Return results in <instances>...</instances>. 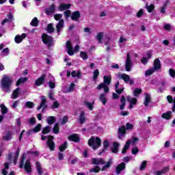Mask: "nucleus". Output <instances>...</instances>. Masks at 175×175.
Masks as SVG:
<instances>
[{
    "mask_svg": "<svg viewBox=\"0 0 175 175\" xmlns=\"http://www.w3.org/2000/svg\"><path fill=\"white\" fill-rule=\"evenodd\" d=\"M113 163H111V161H108L106 165H103V167L101 168V172H105L106 170V169H107L108 167H110V166H111Z\"/></svg>",
    "mask_w": 175,
    "mask_h": 175,
    "instance_id": "nucleus-50",
    "label": "nucleus"
},
{
    "mask_svg": "<svg viewBox=\"0 0 175 175\" xmlns=\"http://www.w3.org/2000/svg\"><path fill=\"white\" fill-rule=\"evenodd\" d=\"M25 159H27V154H25V153H23L21 157L19 167L20 169H23V167H25V172H27V173H31V172H32V165L31 164V161H29V159H27L26 162Z\"/></svg>",
    "mask_w": 175,
    "mask_h": 175,
    "instance_id": "nucleus-2",
    "label": "nucleus"
},
{
    "mask_svg": "<svg viewBox=\"0 0 175 175\" xmlns=\"http://www.w3.org/2000/svg\"><path fill=\"white\" fill-rule=\"evenodd\" d=\"M61 28H64V19L59 20L56 25V31L57 33H59V32H61Z\"/></svg>",
    "mask_w": 175,
    "mask_h": 175,
    "instance_id": "nucleus-20",
    "label": "nucleus"
},
{
    "mask_svg": "<svg viewBox=\"0 0 175 175\" xmlns=\"http://www.w3.org/2000/svg\"><path fill=\"white\" fill-rule=\"evenodd\" d=\"M7 17L8 18H5L1 21V25L6 24V23H12V21H13V13L9 12V14L7 15Z\"/></svg>",
    "mask_w": 175,
    "mask_h": 175,
    "instance_id": "nucleus-14",
    "label": "nucleus"
},
{
    "mask_svg": "<svg viewBox=\"0 0 175 175\" xmlns=\"http://www.w3.org/2000/svg\"><path fill=\"white\" fill-rule=\"evenodd\" d=\"M147 167V161H143L142 163H141L140 166V170L143 172V170Z\"/></svg>",
    "mask_w": 175,
    "mask_h": 175,
    "instance_id": "nucleus-53",
    "label": "nucleus"
},
{
    "mask_svg": "<svg viewBox=\"0 0 175 175\" xmlns=\"http://www.w3.org/2000/svg\"><path fill=\"white\" fill-rule=\"evenodd\" d=\"M31 27H38L39 25V20L36 17L33 18L30 23Z\"/></svg>",
    "mask_w": 175,
    "mask_h": 175,
    "instance_id": "nucleus-40",
    "label": "nucleus"
},
{
    "mask_svg": "<svg viewBox=\"0 0 175 175\" xmlns=\"http://www.w3.org/2000/svg\"><path fill=\"white\" fill-rule=\"evenodd\" d=\"M103 33L99 32L96 36V39L98 43H103Z\"/></svg>",
    "mask_w": 175,
    "mask_h": 175,
    "instance_id": "nucleus-45",
    "label": "nucleus"
},
{
    "mask_svg": "<svg viewBox=\"0 0 175 175\" xmlns=\"http://www.w3.org/2000/svg\"><path fill=\"white\" fill-rule=\"evenodd\" d=\"M46 74H42L36 81H35V85L37 87H40V85H43L44 84V81H46Z\"/></svg>",
    "mask_w": 175,
    "mask_h": 175,
    "instance_id": "nucleus-6",
    "label": "nucleus"
},
{
    "mask_svg": "<svg viewBox=\"0 0 175 175\" xmlns=\"http://www.w3.org/2000/svg\"><path fill=\"white\" fill-rule=\"evenodd\" d=\"M46 100L44 96L42 97L41 100L40 105L38 107L37 110H40L42 108V110L47 109V104H46Z\"/></svg>",
    "mask_w": 175,
    "mask_h": 175,
    "instance_id": "nucleus-17",
    "label": "nucleus"
},
{
    "mask_svg": "<svg viewBox=\"0 0 175 175\" xmlns=\"http://www.w3.org/2000/svg\"><path fill=\"white\" fill-rule=\"evenodd\" d=\"M58 107H59V103L57 100L54 101L51 106V109H58Z\"/></svg>",
    "mask_w": 175,
    "mask_h": 175,
    "instance_id": "nucleus-56",
    "label": "nucleus"
},
{
    "mask_svg": "<svg viewBox=\"0 0 175 175\" xmlns=\"http://www.w3.org/2000/svg\"><path fill=\"white\" fill-rule=\"evenodd\" d=\"M21 89L20 88H17L12 92V99H17L18 98V95L20 94Z\"/></svg>",
    "mask_w": 175,
    "mask_h": 175,
    "instance_id": "nucleus-29",
    "label": "nucleus"
},
{
    "mask_svg": "<svg viewBox=\"0 0 175 175\" xmlns=\"http://www.w3.org/2000/svg\"><path fill=\"white\" fill-rule=\"evenodd\" d=\"M79 122L80 124H84L85 122V113L84 111L81 112Z\"/></svg>",
    "mask_w": 175,
    "mask_h": 175,
    "instance_id": "nucleus-30",
    "label": "nucleus"
},
{
    "mask_svg": "<svg viewBox=\"0 0 175 175\" xmlns=\"http://www.w3.org/2000/svg\"><path fill=\"white\" fill-rule=\"evenodd\" d=\"M68 121H69V117H68V116H65L63 117V119L61 122V124L65 125V124H66V122H68Z\"/></svg>",
    "mask_w": 175,
    "mask_h": 175,
    "instance_id": "nucleus-54",
    "label": "nucleus"
},
{
    "mask_svg": "<svg viewBox=\"0 0 175 175\" xmlns=\"http://www.w3.org/2000/svg\"><path fill=\"white\" fill-rule=\"evenodd\" d=\"M54 18L56 21H59L62 18V14H56L54 15Z\"/></svg>",
    "mask_w": 175,
    "mask_h": 175,
    "instance_id": "nucleus-58",
    "label": "nucleus"
},
{
    "mask_svg": "<svg viewBox=\"0 0 175 175\" xmlns=\"http://www.w3.org/2000/svg\"><path fill=\"white\" fill-rule=\"evenodd\" d=\"M169 73L171 77H175V70L173 68L169 69Z\"/></svg>",
    "mask_w": 175,
    "mask_h": 175,
    "instance_id": "nucleus-62",
    "label": "nucleus"
},
{
    "mask_svg": "<svg viewBox=\"0 0 175 175\" xmlns=\"http://www.w3.org/2000/svg\"><path fill=\"white\" fill-rule=\"evenodd\" d=\"M111 83V75L104 76L103 83L105 85H110Z\"/></svg>",
    "mask_w": 175,
    "mask_h": 175,
    "instance_id": "nucleus-24",
    "label": "nucleus"
},
{
    "mask_svg": "<svg viewBox=\"0 0 175 175\" xmlns=\"http://www.w3.org/2000/svg\"><path fill=\"white\" fill-rule=\"evenodd\" d=\"M81 18V12L80 11H75L71 14L70 18L72 21H79Z\"/></svg>",
    "mask_w": 175,
    "mask_h": 175,
    "instance_id": "nucleus-8",
    "label": "nucleus"
},
{
    "mask_svg": "<svg viewBox=\"0 0 175 175\" xmlns=\"http://www.w3.org/2000/svg\"><path fill=\"white\" fill-rule=\"evenodd\" d=\"M42 129V124H38L33 129V132L34 133H38V132H40V130Z\"/></svg>",
    "mask_w": 175,
    "mask_h": 175,
    "instance_id": "nucleus-48",
    "label": "nucleus"
},
{
    "mask_svg": "<svg viewBox=\"0 0 175 175\" xmlns=\"http://www.w3.org/2000/svg\"><path fill=\"white\" fill-rule=\"evenodd\" d=\"M0 109L2 116H5V114L8 113V112L9 111V109H8V107H6L5 104L1 103L0 105Z\"/></svg>",
    "mask_w": 175,
    "mask_h": 175,
    "instance_id": "nucleus-27",
    "label": "nucleus"
},
{
    "mask_svg": "<svg viewBox=\"0 0 175 175\" xmlns=\"http://www.w3.org/2000/svg\"><path fill=\"white\" fill-rule=\"evenodd\" d=\"M53 132L55 133V135H58L59 133V125L58 123H55L54 124Z\"/></svg>",
    "mask_w": 175,
    "mask_h": 175,
    "instance_id": "nucleus-39",
    "label": "nucleus"
},
{
    "mask_svg": "<svg viewBox=\"0 0 175 175\" xmlns=\"http://www.w3.org/2000/svg\"><path fill=\"white\" fill-rule=\"evenodd\" d=\"M146 9H147L148 13H152V12L154 10V9H155V5H154V4H150L148 6V4H146Z\"/></svg>",
    "mask_w": 175,
    "mask_h": 175,
    "instance_id": "nucleus-49",
    "label": "nucleus"
},
{
    "mask_svg": "<svg viewBox=\"0 0 175 175\" xmlns=\"http://www.w3.org/2000/svg\"><path fill=\"white\" fill-rule=\"evenodd\" d=\"M26 107H27V109H33V103L27 101L26 103Z\"/></svg>",
    "mask_w": 175,
    "mask_h": 175,
    "instance_id": "nucleus-57",
    "label": "nucleus"
},
{
    "mask_svg": "<svg viewBox=\"0 0 175 175\" xmlns=\"http://www.w3.org/2000/svg\"><path fill=\"white\" fill-rule=\"evenodd\" d=\"M131 139L128 140L125 145L123 147V149L122 150V154H126V151H128V150L129 149V146H131Z\"/></svg>",
    "mask_w": 175,
    "mask_h": 175,
    "instance_id": "nucleus-26",
    "label": "nucleus"
},
{
    "mask_svg": "<svg viewBox=\"0 0 175 175\" xmlns=\"http://www.w3.org/2000/svg\"><path fill=\"white\" fill-rule=\"evenodd\" d=\"M155 72V70H154L152 68L150 69L147 70L145 72V76H151V75H152V73Z\"/></svg>",
    "mask_w": 175,
    "mask_h": 175,
    "instance_id": "nucleus-51",
    "label": "nucleus"
},
{
    "mask_svg": "<svg viewBox=\"0 0 175 175\" xmlns=\"http://www.w3.org/2000/svg\"><path fill=\"white\" fill-rule=\"evenodd\" d=\"M125 128L127 129V131H129V129H133V124L131 123H126Z\"/></svg>",
    "mask_w": 175,
    "mask_h": 175,
    "instance_id": "nucleus-63",
    "label": "nucleus"
},
{
    "mask_svg": "<svg viewBox=\"0 0 175 175\" xmlns=\"http://www.w3.org/2000/svg\"><path fill=\"white\" fill-rule=\"evenodd\" d=\"M71 7L72 4L70 3H61L58 7V10H59V12H64V10L70 9Z\"/></svg>",
    "mask_w": 175,
    "mask_h": 175,
    "instance_id": "nucleus-12",
    "label": "nucleus"
},
{
    "mask_svg": "<svg viewBox=\"0 0 175 175\" xmlns=\"http://www.w3.org/2000/svg\"><path fill=\"white\" fill-rule=\"evenodd\" d=\"M148 103H151V98L150 97V94H148V93H146L144 105L146 106V107H148Z\"/></svg>",
    "mask_w": 175,
    "mask_h": 175,
    "instance_id": "nucleus-21",
    "label": "nucleus"
},
{
    "mask_svg": "<svg viewBox=\"0 0 175 175\" xmlns=\"http://www.w3.org/2000/svg\"><path fill=\"white\" fill-rule=\"evenodd\" d=\"M55 12V4H51L48 8L45 10L46 16H51Z\"/></svg>",
    "mask_w": 175,
    "mask_h": 175,
    "instance_id": "nucleus-11",
    "label": "nucleus"
},
{
    "mask_svg": "<svg viewBox=\"0 0 175 175\" xmlns=\"http://www.w3.org/2000/svg\"><path fill=\"white\" fill-rule=\"evenodd\" d=\"M36 166L38 174L39 175L43 174V170H42V165L40 164V163L39 161H37L36 163Z\"/></svg>",
    "mask_w": 175,
    "mask_h": 175,
    "instance_id": "nucleus-32",
    "label": "nucleus"
},
{
    "mask_svg": "<svg viewBox=\"0 0 175 175\" xmlns=\"http://www.w3.org/2000/svg\"><path fill=\"white\" fill-rule=\"evenodd\" d=\"M46 31L48 33H53V32H54V27H53V23H49L47 25Z\"/></svg>",
    "mask_w": 175,
    "mask_h": 175,
    "instance_id": "nucleus-43",
    "label": "nucleus"
},
{
    "mask_svg": "<svg viewBox=\"0 0 175 175\" xmlns=\"http://www.w3.org/2000/svg\"><path fill=\"white\" fill-rule=\"evenodd\" d=\"M169 170H170V167L169 166L165 167H163L161 172L162 173V174H166V173H167V172H169Z\"/></svg>",
    "mask_w": 175,
    "mask_h": 175,
    "instance_id": "nucleus-55",
    "label": "nucleus"
},
{
    "mask_svg": "<svg viewBox=\"0 0 175 175\" xmlns=\"http://www.w3.org/2000/svg\"><path fill=\"white\" fill-rule=\"evenodd\" d=\"M125 169H126V164L124 162L120 163L116 168V174H120L122 170H125Z\"/></svg>",
    "mask_w": 175,
    "mask_h": 175,
    "instance_id": "nucleus-10",
    "label": "nucleus"
},
{
    "mask_svg": "<svg viewBox=\"0 0 175 175\" xmlns=\"http://www.w3.org/2000/svg\"><path fill=\"white\" fill-rule=\"evenodd\" d=\"M88 144L90 147H92L93 150H98L102 146V139L99 137H96L95 138V137L92 136L89 139Z\"/></svg>",
    "mask_w": 175,
    "mask_h": 175,
    "instance_id": "nucleus-3",
    "label": "nucleus"
},
{
    "mask_svg": "<svg viewBox=\"0 0 175 175\" xmlns=\"http://www.w3.org/2000/svg\"><path fill=\"white\" fill-rule=\"evenodd\" d=\"M91 162L92 165H96V166H98V165H105V163H106V161L103 160V158H93L92 159Z\"/></svg>",
    "mask_w": 175,
    "mask_h": 175,
    "instance_id": "nucleus-9",
    "label": "nucleus"
},
{
    "mask_svg": "<svg viewBox=\"0 0 175 175\" xmlns=\"http://www.w3.org/2000/svg\"><path fill=\"white\" fill-rule=\"evenodd\" d=\"M100 101L103 103V105H106L107 103V98H106V95L105 94H100L99 97Z\"/></svg>",
    "mask_w": 175,
    "mask_h": 175,
    "instance_id": "nucleus-37",
    "label": "nucleus"
},
{
    "mask_svg": "<svg viewBox=\"0 0 175 175\" xmlns=\"http://www.w3.org/2000/svg\"><path fill=\"white\" fill-rule=\"evenodd\" d=\"M118 133L120 134L118 135V139H121L122 136L126 134V129L125 126H122L118 129Z\"/></svg>",
    "mask_w": 175,
    "mask_h": 175,
    "instance_id": "nucleus-19",
    "label": "nucleus"
},
{
    "mask_svg": "<svg viewBox=\"0 0 175 175\" xmlns=\"http://www.w3.org/2000/svg\"><path fill=\"white\" fill-rule=\"evenodd\" d=\"M118 78L123 80L124 83H129V80H131V77L126 74L119 75Z\"/></svg>",
    "mask_w": 175,
    "mask_h": 175,
    "instance_id": "nucleus-18",
    "label": "nucleus"
},
{
    "mask_svg": "<svg viewBox=\"0 0 175 175\" xmlns=\"http://www.w3.org/2000/svg\"><path fill=\"white\" fill-rule=\"evenodd\" d=\"M143 92V90L140 88H135L134 92H133V95L136 98H139V95Z\"/></svg>",
    "mask_w": 175,
    "mask_h": 175,
    "instance_id": "nucleus-44",
    "label": "nucleus"
},
{
    "mask_svg": "<svg viewBox=\"0 0 175 175\" xmlns=\"http://www.w3.org/2000/svg\"><path fill=\"white\" fill-rule=\"evenodd\" d=\"M80 57L82 58V59H83V61L88 59V55L87 54V52L81 51L80 53Z\"/></svg>",
    "mask_w": 175,
    "mask_h": 175,
    "instance_id": "nucleus-47",
    "label": "nucleus"
},
{
    "mask_svg": "<svg viewBox=\"0 0 175 175\" xmlns=\"http://www.w3.org/2000/svg\"><path fill=\"white\" fill-rule=\"evenodd\" d=\"M118 147H120V144L116 142H113V147L111 148V152L117 154V152H118Z\"/></svg>",
    "mask_w": 175,
    "mask_h": 175,
    "instance_id": "nucleus-25",
    "label": "nucleus"
},
{
    "mask_svg": "<svg viewBox=\"0 0 175 175\" xmlns=\"http://www.w3.org/2000/svg\"><path fill=\"white\" fill-rule=\"evenodd\" d=\"M161 118H164L165 120H170V118H172V111H168L166 113H163L161 115Z\"/></svg>",
    "mask_w": 175,
    "mask_h": 175,
    "instance_id": "nucleus-31",
    "label": "nucleus"
},
{
    "mask_svg": "<svg viewBox=\"0 0 175 175\" xmlns=\"http://www.w3.org/2000/svg\"><path fill=\"white\" fill-rule=\"evenodd\" d=\"M41 39L42 43L47 46L48 49H50V47H51V46H53V44H54V40L53 38V36H49L47 33H42Z\"/></svg>",
    "mask_w": 175,
    "mask_h": 175,
    "instance_id": "nucleus-4",
    "label": "nucleus"
},
{
    "mask_svg": "<svg viewBox=\"0 0 175 175\" xmlns=\"http://www.w3.org/2000/svg\"><path fill=\"white\" fill-rule=\"evenodd\" d=\"M120 103H121V105H120V110H124L126 105V98H125V96H122L120 98Z\"/></svg>",
    "mask_w": 175,
    "mask_h": 175,
    "instance_id": "nucleus-23",
    "label": "nucleus"
},
{
    "mask_svg": "<svg viewBox=\"0 0 175 175\" xmlns=\"http://www.w3.org/2000/svg\"><path fill=\"white\" fill-rule=\"evenodd\" d=\"M12 84H13V79L8 75H4L1 81V85L5 92H10Z\"/></svg>",
    "mask_w": 175,
    "mask_h": 175,
    "instance_id": "nucleus-1",
    "label": "nucleus"
},
{
    "mask_svg": "<svg viewBox=\"0 0 175 175\" xmlns=\"http://www.w3.org/2000/svg\"><path fill=\"white\" fill-rule=\"evenodd\" d=\"M98 77H99V70L98 69H96L94 72H93V81H96V80H98Z\"/></svg>",
    "mask_w": 175,
    "mask_h": 175,
    "instance_id": "nucleus-41",
    "label": "nucleus"
},
{
    "mask_svg": "<svg viewBox=\"0 0 175 175\" xmlns=\"http://www.w3.org/2000/svg\"><path fill=\"white\" fill-rule=\"evenodd\" d=\"M72 16V12H70V10H66L64 12V17L66 18H69Z\"/></svg>",
    "mask_w": 175,
    "mask_h": 175,
    "instance_id": "nucleus-52",
    "label": "nucleus"
},
{
    "mask_svg": "<svg viewBox=\"0 0 175 175\" xmlns=\"http://www.w3.org/2000/svg\"><path fill=\"white\" fill-rule=\"evenodd\" d=\"M51 132V126H46L43 128L42 131V135H49Z\"/></svg>",
    "mask_w": 175,
    "mask_h": 175,
    "instance_id": "nucleus-34",
    "label": "nucleus"
},
{
    "mask_svg": "<svg viewBox=\"0 0 175 175\" xmlns=\"http://www.w3.org/2000/svg\"><path fill=\"white\" fill-rule=\"evenodd\" d=\"M71 76L72 77H78V79L81 78V72L80 70H78L77 72L76 73V71L74 70L71 72Z\"/></svg>",
    "mask_w": 175,
    "mask_h": 175,
    "instance_id": "nucleus-42",
    "label": "nucleus"
},
{
    "mask_svg": "<svg viewBox=\"0 0 175 175\" xmlns=\"http://www.w3.org/2000/svg\"><path fill=\"white\" fill-rule=\"evenodd\" d=\"M162 68V66L161 65V60L157 58L154 60L153 63V69L155 70H159Z\"/></svg>",
    "mask_w": 175,
    "mask_h": 175,
    "instance_id": "nucleus-15",
    "label": "nucleus"
},
{
    "mask_svg": "<svg viewBox=\"0 0 175 175\" xmlns=\"http://www.w3.org/2000/svg\"><path fill=\"white\" fill-rule=\"evenodd\" d=\"M68 140L74 142V143H79L80 142V137H79V135L74 133L68 136Z\"/></svg>",
    "mask_w": 175,
    "mask_h": 175,
    "instance_id": "nucleus-13",
    "label": "nucleus"
},
{
    "mask_svg": "<svg viewBox=\"0 0 175 175\" xmlns=\"http://www.w3.org/2000/svg\"><path fill=\"white\" fill-rule=\"evenodd\" d=\"M55 121H57L55 116H49L46 120V122L49 125H53Z\"/></svg>",
    "mask_w": 175,
    "mask_h": 175,
    "instance_id": "nucleus-33",
    "label": "nucleus"
},
{
    "mask_svg": "<svg viewBox=\"0 0 175 175\" xmlns=\"http://www.w3.org/2000/svg\"><path fill=\"white\" fill-rule=\"evenodd\" d=\"M83 105L88 107L89 110L92 111L94 110V102L90 103V101L85 100Z\"/></svg>",
    "mask_w": 175,
    "mask_h": 175,
    "instance_id": "nucleus-22",
    "label": "nucleus"
},
{
    "mask_svg": "<svg viewBox=\"0 0 175 175\" xmlns=\"http://www.w3.org/2000/svg\"><path fill=\"white\" fill-rule=\"evenodd\" d=\"M143 14H144V11L143 9H140L137 13V17H142Z\"/></svg>",
    "mask_w": 175,
    "mask_h": 175,
    "instance_id": "nucleus-64",
    "label": "nucleus"
},
{
    "mask_svg": "<svg viewBox=\"0 0 175 175\" xmlns=\"http://www.w3.org/2000/svg\"><path fill=\"white\" fill-rule=\"evenodd\" d=\"M66 148H68V142L65 141L63 144L59 146V150L60 152H64Z\"/></svg>",
    "mask_w": 175,
    "mask_h": 175,
    "instance_id": "nucleus-35",
    "label": "nucleus"
},
{
    "mask_svg": "<svg viewBox=\"0 0 175 175\" xmlns=\"http://www.w3.org/2000/svg\"><path fill=\"white\" fill-rule=\"evenodd\" d=\"M66 47L68 50L69 49H72L73 46H72V42H70V40H68L66 43Z\"/></svg>",
    "mask_w": 175,
    "mask_h": 175,
    "instance_id": "nucleus-60",
    "label": "nucleus"
},
{
    "mask_svg": "<svg viewBox=\"0 0 175 175\" xmlns=\"http://www.w3.org/2000/svg\"><path fill=\"white\" fill-rule=\"evenodd\" d=\"M27 81H28V78H27V77H24V78L21 77V78H19V79H18V81H16V87H18V85H20V84H23V83H27Z\"/></svg>",
    "mask_w": 175,
    "mask_h": 175,
    "instance_id": "nucleus-28",
    "label": "nucleus"
},
{
    "mask_svg": "<svg viewBox=\"0 0 175 175\" xmlns=\"http://www.w3.org/2000/svg\"><path fill=\"white\" fill-rule=\"evenodd\" d=\"M103 146L104 148H103L101 151L98 152V155H102L103 153L106 152V151L109 150V147H110V142H109L107 139H105L103 142Z\"/></svg>",
    "mask_w": 175,
    "mask_h": 175,
    "instance_id": "nucleus-7",
    "label": "nucleus"
},
{
    "mask_svg": "<svg viewBox=\"0 0 175 175\" xmlns=\"http://www.w3.org/2000/svg\"><path fill=\"white\" fill-rule=\"evenodd\" d=\"M90 173H99L100 172V167L95 165L93 168L90 170Z\"/></svg>",
    "mask_w": 175,
    "mask_h": 175,
    "instance_id": "nucleus-38",
    "label": "nucleus"
},
{
    "mask_svg": "<svg viewBox=\"0 0 175 175\" xmlns=\"http://www.w3.org/2000/svg\"><path fill=\"white\" fill-rule=\"evenodd\" d=\"M125 64L132 65V62L131 61V56H129V53L127 54Z\"/></svg>",
    "mask_w": 175,
    "mask_h": 175,
    "instance_id": "nucleus-61",
    "label": "nucleus"
},
{
    "mask_svg": "<svg viewBox=\"0 0 175 175\" xmlns=\"http://www.w3.org/2000/svg\"><path fill=\"white\" fill-rule=\"evenodd\" d=\"M18 155H20V148H18L16 152L15 153L14 159V165L17 164V161L18 160Z\"/></svg>",
    "mask_w": 175,
    "mask_h": 175,
    "instance_id": "nucleus-46",
    "label": "nucleus"
},
{
    "mask_svg": "<svg viewBox=\"0 0 175 175\" xmlns=\"http://www.w3.org/2000/svg\"><path fill=\"white\" fill-rule=\"evenodd\" d=\"M138 152H139V148L135 147L131 149V153L133 154V155H136L137 154Z\"/></svg>",
    "mask_w": 175,
    "mask_h": 175,
    "instance_id": "nucleus-59",
    "label": "nucleus"
},
{
    "mask_svg": "<svg viewBox=\"0 0 175 175\" xmlns=\"http://www.w3.org/2000/svg\"><path fill=\"white\" fill-rule=\"evenodd\" d=\"M27 38V33H23L21 36H16L14 38V41L16 43H21L24 39Z\"/></svg>",
    "mask_w": 175,
    "mask_h": 175,
    "instance_id": "nucleus-16",
    "label": "nucleus"
},
{
    "mask_svg": "<svg viewBox=\"0 0 175 175\" xmlns=\"http://www.w3.org/2000/svg\"><path fill=\"white\" fill-rule=\"evenodd\" d=\"M12 132L8 131L6 135L3 137V140H5V142H9V140H12Z\"/></svg>",
    "mask_w": 175,
    "mask_h": 175,
    "instance_id": "nucleus-36",
    "label": "nucleus"
},
{
    "mask_svg": "<svg viewBox=\"0 0 175 175\" xmlns=\"http://www.w3.org/2000/svg\"><path fill=\"white\" fill-rule=\"evenodd\" d=\"M48 141L46 142V146L49 147L50 151H55V143L54 142V136L48 135Z\"/></svg>",
    "mask_w": 175,
    "mask_h": 175,
    "instance_id": "nucleus-5",
    "label": "nucleus"
}]
</instances>
